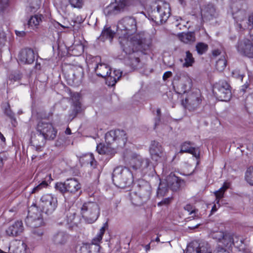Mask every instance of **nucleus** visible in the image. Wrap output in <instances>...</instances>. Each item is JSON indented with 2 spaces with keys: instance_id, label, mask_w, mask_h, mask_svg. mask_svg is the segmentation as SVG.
Instances as JSON below:
<instances>
[{
  "instance_id": "obj_30",
  "label": "nucleus",
  "mask_w": 253,
  "mask_h": 253,
  "mask_svg": "<svg viewBox=\"0 0 253 253\" xmlns=\"http://www.w3.org/2000/svg\"><path fill=\"white\" fill-rule=\"evenodd\" d=\"M190 142H185L181 146L180 153H188L192 154L196 158H198L200 156V152L198 149L191 147Z\"/></svg>"
},
{
  "instance_id": "obj_34",
  "label": "nucleus",
  "mask_w": 253,
  "mask_h": 253,
  "mask_svg": "<svg viewBox=\"0 0 253 253\" xmlns=\"http://www.w3.org/2000/svg\"><path fill=\"white\" fill-rule=\"evenodd\" d=\"M42 16L41 14H36L32 16L28 22V26L32 29L37 28L42 22Z\"/></svg>"
},
{
  "instance_id": "obj_47",
  "label": "nucleus",
  "mask_w": 253,
  "mask_h": 253,
  "mask_svg": "<svg viewBox=\"0 0 253 253\" xmlns=\"http://www.w3.org/2000/svg\"><path fill=\"white\" fill-rule=\"evenodd\" d=\"M71 5L75 8H81L84 4L83 0H69Z\"/></svg>"
},
{
  "instance_id": "obj_16",
  "label": "nucleus",
  "mask_w": 253,
  "mask_h": 253,
  "mask_svg": "<svg viewBox=\"0 0 253 253\" xmlns=\"http://www.w3.org/2000/svg\"><path fill=\"white\" fill-rule=\"evenodd\" d=\"M149 152L151 159L156 162H161L166 159L164 149L158 142L153 141L151 142Z\"/></svg>"
},
{
  "instance_id": "obj_3",
  "label": "nucleus",
  "mask_w": 253,
  "mask_h": 253,
  "mask_svg": "<svg viewBox=\"0 0 253 253\" xmlns=\"http://www.w3.org/2000/svg\"><path fill=\"white\" fill-rule=\"evenodd\" d=\"M145 44L146 45L145 48H136L135 46L133 45V44H131V42H129L126 40L121 42L122 48L126 54L124 60L126 65L129 66L132 69L137 68L140 61L137 51L147 49L149 45L146 43Z\"/></svg>"
},
{
  "instance_id": "obj_29",
  "label": "nucleus",
  "mask_w": 253,
  "mask_h": 253,
  "mask_svg": "<svg viewBox=\"0 0 253 253\" xmlns=\"http://www.w3.org/2000/svg\"><path fill=\"white\" fill-rule=\"evenodd\" d=\"M180 84L179 86L181 89V91L184 94H186L188 92H190L192 87V82L190 78L188 76H183L180 78Z\"/></svg>"
},
{
  "instance_id": "obj_52",
  "label": "nucleus",
  "mask_w": 253,
  "mask_h": 253,
  "mask_svg": "<svg viewBox=\"0 0 253 253\" xmlns=\"http://www.w3.org/2000/svg\"><path fill=\"white\" fill-rule=\"evenodd\" d=\"M6 38L4 32L3 31L0 32V46L3 45L6 42Z\"/></svg>"
},
{
  "instance_id": "obj_46",
  "label": "nucleus",
  "mask_w": 253,
  "mask_h": 253,
  "mask_svg": "<svg viewBox=\"0 0 253 253\" xmlns=\"http://www.w3.org/2000/svg\"><path fill=\"white\" fill-rule=\"evenodd\" d=\"M150 161L147 158H141L140 162V168L141 170H144L148 168L149 166Z\"/></svg>"
},
{
  "instance_id": "obj_44",
  "label": "nucleus",
  "mask_w": 253,
  "mask_h": 253,
  "mask_svg": "<svg viewBox=\"0 0 253 253\" xmlns=\"http://www.w3.org/2000/svg\"><path fill=\"white\" fill-rule=\"evenodd\" d=\"M75 69H76V72H75V70L73 69L72 72V75L74 77L75 79H78L79 78H80L82 77L83 75V69L81 67H75Z\"/></svg>"
},
{
  "instance_id": "obj_58",
  "label": "nucleus",
  "mask_w": 253,
  "mask_h": 253,
  "mask_svg": "<svg viewBox=\"0 0 253 253\" xmlns=\"http://www.w3.org/2000/svg\"><path fill=\"white\" fill-rule=\"evenodd\" d=\"M157 114L158 118L157 119V120L155 122V126L157 125V122H159L160 121L161 109L160 108L157 109Z\"/></svg>"
},
{
  "instance_id": "obj_36",
  "label": "nucleus",
  "mask_w": 253,
  "mask_h": 253,
  "mask_svg": "<svg viewBox=\"0 0 253 253\" xmlns=\"http://www.w3.org/2000/svg\"><path fill=\"white\" fill-rule=\"evenodd\" d=\"M142 157L136 154L132 156L131 159L128 162V165L133 169L136 170L140 168V162Z\"/></svg>"
},
{
  "instance_id": "obj_41",
  "label": "nucleus",
  "mask_w": 253,
  "mask_h": 253,
  "mask_svg": "<svg viewBox=\"0 0 253 253\" xmlns=\"http://www.w3.org/2000/svg\"><path fill=\"white\" fill-rule=\"evenodd\" d=\"M226 60L224 55L221 56V58L216 62V68L219 71H223L226 66Z\"/></svg>"
},
{
  "instance_id": "obj_31",
  "label": "nucleus",
  "mask_w": 253,
  "mask_h": 253,
  "mask_svg": "<svg viewBox=\"0 0 253 253\" xmlns=\"http://www.w3.org/2000/svg\"><path fill=\"white\" fill-rule=\"evenodd\" d=\"M122 72L120 70H114L113 72L111 71L109 73V76L107 80V83L108 85L113 86L121 77Z\"/></svg>"
},
{
  "instance_id": "obj_2",
  "label": "nucleus",
  "mask_w": 253,
  "mask_h": 253,
  "mask_svg": "<svg viewBox=\"0 0 253 253\" xmlns=\"http://www.w3.org/2000/svg\"><path fill=\"white\" fill-rule=\"evenodd\" d=\"M105 138L107 145L100 143L96 147L97 151L101 155H114L115 147L118 145L124 146L126 141L125 131L120 129L110 130L106 133Z\"/></svg>"
},
{
  "instance_id": "obj_42",
  "label": "nucleus",
  "mask_w": 253,
  "mask_h": 253,
  "mask_svg": "<svg viewBox=\"0 0 253 253\" xmlns=\"http://www.w3.org/2000/svg\"><path fill=\"white\" fill-rule=\"evenodd\" d=\"M245 179L251 185H253V166L248 168L245 173Z\"/></svg>"
},
{
  "instance_id": "obj_50",
  "label": "nucleus",
  "mask_w": 253,
  "mask_h": 253,
  "mask_svg": "<svg viewBox=\"0 0 253 253\" xmlns=\"http://www.w3.org/2000/svg\"><path fill=\"white\" fill-rule=\"evenodd\" d=\"M33 230V234L36 236L38 237H42L43 234V231L42 229L37 228Z\"/></svg>"
},
{
  "instance_id": "obj_60",
  "label": "nucleus",
  "mask_w": 253,
  "mask_h": 253,
  "mask_svg": "<svg viewBox=\"0 0 253 253\" xmlns=\"http://www.w3.org/2000/svg\"><path fill=\"white\" fill-rule=\"evenodd\" d=\"M232 74H233V76L235 78H239L241 80H242L243 78V76L242 75L238 74L237 72L236 71L233 72Z\"/></svg>"
},
{
  "instance_id": "obj_55",
  "label": "nucleus",
  "mask_w": 253,
  "mask_h": 253,
  "mask_svg": "<svg viewBox=\"0 0 253 253\" xmlns=\"http://www.w3.org/2000/svg\"><path fill=\"white\" fill-rule=\"evenodd\" d=\"M215 253H229V252L226 249H225L222 247L218 246L216 249Z\"/></svg>"
},
{
  "instance_id": "obj_61",
  "label": "nucleus",
  "mask_w": 253,
  "mask_h": 253,
  "mask_svg": "<svg viewBox=\"0 0 253 253\" xmlns=\"http://www.w3.org/2000/svg\"><path fill=\"white\" fill-rule=\"evenodd\" d=\"M0 139L2 143H4L5 141V138L3 134L0 132Z\"/></svg>"
},
{
  "instance_id": "obj_11",
  "label": "nucleus",
  "mask_w": 253,
  "mask_h": 253,
  "mask_svg": "<svg viewBox=\"0 0 253 253\" xmlns=\"http://www.w3.org/2000/svg\"><path fill=\"white\" fill-rule=\"evenodd\" d=\"M25 222L27 226L32 228L41 226L43 223L42 211L36 206L31 207L29 210Z\"/></svg>"
},
{
  "instance_id": "obj_22",
  "label": "nucleus",
  "mask_w": 253,
  "mask_h": 253,
  "mask_svg": "<svg viewBox=\"0 0 253 253\" xmlns=\"http://www.w3.org/2000/svg\"><path fill=\"white\" fill-rule=\"evenodd\" d=\"M27 245L22 240H15L11 242L9 250L10 253H26Z\"/></svg>"
},
{
  "instance_id": "obj_24",
  "label": "nucleus",
  "mask_w": 253,
  "mask_h": 253,
  "mask_svg": "<svg viewBox=\"0 0 253 253\" xmlns=\"http://www.w3.org/2000/svg\"><path fill=\"white\" fill-rule=\"evenodd\" d=\"M76 253H101L99 251V247L89 244L78 245L75 248Z\"/></svg>"
},
{
  "instance_id": "obj_27",
  "label": "nucleus",
  "mask_w": 253,
  "mask_h": 253,
  "mask_svg": "<svg viewBox=\"0 0 253 253\" xmlns=\"http://www.w3.org/2000/svg\"><path fill=\"white\" fill-rule=\"evenodd\" d=\"M233 17L236 21L237 27L240 30L247 28V22L244 20L246 18V12L244 11L239 10L233 13Z\"/></svg>"
},
{
  "instance_id": "obj_15",
  "label": "nucleus",
  "mask_w": 253,
  "mask_h": 253,
  "mask_svg": "<svg viewBox=\"0 0 253 253\" xmlns=\"http://www.w3.org/2000/svg\"><path fill=\"white\" fill-rule=\"evenodd\" d=\"M36 131L48 140L54 139L57 134V130L51 123L42 121H40L37 124Z\"/></svg>"
},
{
  "instance_id": "obj_20",
  "label": "nucleus",
  "mask_w": 253,
  "mask_h": 253,
  "mask_svg": "<svg viewBox=\"0 0 253 253\" xmlns=\"http://www.w3.org/2000/svg\"><path fill=\"white\" fill-rule=\"evenodd\" d=\"M93 61H95L96 64L94 67V71L96 75L98 77L105 78L109 75L111 71L110 67L107 64L102 63H97L100 61L99 57L96 56L93 58Z\"/></svg>"
},
{
  "instance_id": "obj_9",
  "label": "nucleus",
  "mask_w": 253,
  "mask_h": 253,
  "mask_svg": "<svg viewBox=\"0 0 253 253\" xmlns=\"http://www.w3.org/2000/svg\"><path fill=\"white\" fill-rule=\"evenodd\" d=\"M169 3L161 1L157 6V10L153 12V20L158 24H162L167 21L170 14Z\"/></svg>"
},
{
  "instance_id": "obj_62",
  "label": "nucleus",
  "mask_w": 253,
  "mask_h": 253,
  "mask_svg": "<svg viewBox=\"0 0 253 253\" xmlns=\"http://www.w3.org/2000/svg\"><path fill=\"white\" fill-rule=\"evenodd\" d=\"M3 166V159L0 155V170L2 169Z\"/></svg>"
},
{
  "instance_id": "obj_32",
  "label": "nucleus",
  "mask_w": 253,
  "mask_h": 253,
  "mask_svg": "<svg viewBox=\"0 0 253 253\" xmlns=\"http://www.w3.org/2000/svg\"><path fill=\"white\" fill-rule=\"evenodd\" d=\"M46 140L48 139L37 131L36 133L31 137L32 143L37 147L44 146Z\"/></svg>"
},
{
  "instance_id": "obj_45",
  "label": "nucleus",
  "mask_w": 253,
  "mask_h": 253,
  "mask_svg": "<svg viewBox=\"0 0 253 253\" xmlns=\"http://www.w3.org/2000/svg\"><path fill=\"white\" fill-rule=\"evenodd\" d=\"M4 114L10 118H13L14 114L10 108V105L8 103H6L3 106Z\"/></svg>"
},
{
  "instance_id": "obj_4",
  "label": "nucleus",
  "mask_w": 253,
  "mask_h": 253,
  "mask_svg": "<svg viewBox=\"0 0 253 253\" xmlns=\"http://www.w3.org/2000/svg\"><path fill=\"white\" fill-rule=\"evenodd\" d=\"M151 193L150 185L147 182L141 181L134 191L130 192V200L132 204L141 206L149 200Z\"/></svg>"
},
{
  "instance_id": "obj_10",
  "label": "nucleus",
  "mask_w": 253,
  "mask_h": 253,
  "mask_svg": "<svg viewBox=\"0 0 253 253\" xmlns=\"http://www.w3.org/2000/svg\"><path fill=\"white\" fill-rule=\"evenodd\" d=\"M213 91L216 98L222 101H228L232 96L230 86L225 81H220L216 84Z\"/></svg>"
},
{
  "instance_id": "obj_43",
  "label": "nucleus",
  "mask_w": 253,
  "mask_h": 253,
  "mask_svg": "<svg viewBox=\"0 0 253 253\" xmlns=\"http://www.w3.org/2000/svg\"><path fill=\"white\" fill-rule=\"evenodd\" d=\"M48 186L47 182L45 181H42L39 184H38L37 186L35 187L32 191V193H36L39 192L40 190H42L43 188H45L47 187Z\"/></svg>"
},
{
  "instance_id": "obj_33",
  "label": "nucleus",
  "mask_w": 253,
  "mask_h": 253,
  "mask_svg": "<svg viewBox=\"0 0 253 253\" xmlns=\"http://www.w3.org/2000/svg\"><path fill=\"white\" fill-rule=\"evenodd\" d=\"M106 223L104 224L103 226L100 228L96 236L92 239V242L91 244H89L90 245H93L98 246L99 249H100L99 244L101 242L103 236L104 234L106 228Z\"/></svg>"
},
{
  "instance_id": "obj_14",
  "label": "nucleus",
  "mask_w": 253,
  "mask_h": 253,
  "mask_svg": "<svg viewBox=\"0 0 253 253\" xmlns=\"http://www.w3.org/2000/svg\"><path fill=\"white\" fill-rule=\"evenodd\" d=\"M126 7V0H115L104 8L103 12L107 16H115L124 12Z\"/></svg>"
},
{
  "instance_id": "obj_59",
  "label": "nucleus",
  "mask_w": 253,
  "mask_h": 253,
  "mask_svg": "<svg viewBox=\"0 0 253 253\" xmlns=\"http://www.w3.org/2000/svg\"><path fill=\"white\" fill-rule=\"evenodd\" d=\"M221 54V51L219 49H214L212 51V55L214 57H216Z\"/></svg>"
},
{
  "instance_id": "obj_53",
  "label": "nucleus",
  "mask_w": 253,
  "mask_h": 253,
  "mask_svg": "<svg viewBox=\"0 0 253 253\" xmlns=\"http://www.w3.org/2000/svg\"><path fill=\"white\" fill-rule=\"evenodd\" d=\"M171 199H172L171 198H170V197L165 198V199H163L162 201L159 202L158 203V206H161L163 205L167 206L170 203Z\"/></svg>"
},
{
  "instance_id": "obj_63",
  "label": "nucleus",
  "mask_w": 253,
  "mask_h": 253,
  "mask_svg": "<svg viewBox=\"0 0 253 253\" xmlns=\"http://www.w3.org/2000/svg\"><path fill=\"white\" fill-rule=\"evenodd\" d=\"M65 133L67 134H71V130L69 128H67L65 130Z\"/></svg>"
},
{
  "instance_id": "obj_51",
  "label": "nucleus",
  "mask_w": 253,
  "mask_h": 253,
  "mask_svg": "<svg viewBox=\"0 0 253 253\" xmlns=\"http://www.w3.org/2000/svg\"><path fill=\"white\" fill-rule=\"evenodd\" d=\"M9 0H0V11H3L8 5Z\"/></svg>"
},
{
  "instance_id": "obj_40",
  "label": "nucleus",
  "mask_w": 253,
  "mask_h": 253,
  "mask_svg": "<svg viewBox=\"0 0 253 253\" xmlns=\"http://www.w3.org/2000/svg\"><path fill=\"white\" fill-rule=\"evenodd\" d=\"M208 45L205 43L200 42H198L196 45V50L199 55H202L205 53L208 49Z\"/></svg>"
},
{
  "instance_id": "obj_5",
  "label": "nucleus",
  "mask_w": 253,
  "mask_h": 253,
  "mask_svg": "<svg viewBox=\"0 0 253 253\" xmlns=\"http://www.w3.org/2000/svg\"><path fill=\"white\" fill-rule=\"evenodd\" d=\"M112 179L114 184L121 188L130 186L133 181L131 172L128 169L121 166L114 169Z\"/></svg>"
},
{
  "instance_id": "obj_19",
  "label": "nucleus",
  "mask_w": 253,
  "mask_h": 253,
  "mask_svg": "<svg viewBox=\"0 0 253 253\" xmlns=\"http://www.w3.org/2000/svg\"><path fill=\"white\" fill-rule=\"evenodd\" d=\"M215 238L219 241V246L223 245L228 249L232 247L234 242L233 234L231 233L218 232L215 235Z\"/></svg>"
},
{
  "instance_id": "obj_48",
  "label": "nucleus",
  "mask_w": 253,
  "mask_h": 253,
  "mask_svg": "<svg viewBox=\"0 0 253 253\" xmlns=\"http://www.w3.org/2000/svg\"><path fill=\"white\" fill-rule=\"evenodd\" d=\"M234 237V243H233V245H234L236 247H240L243 244V241L241 239H239V237L233 234Z\"/></svg>"
},
{
  "instance_id": "obj_8",
  "label": "nucleus",
  "mask_w": 253,
  "mask_h": 253,
  "mask_svg": "<svg viewBox=\"0 0 253 253\" xmlns=\"http://www.w3.org/2000/svg\"><path fill=\"white\" fill-rule=\"evenodd\" d=\"M81 213L86 222L92 223L95 221L99 216V207L94 202L85 203L81 209Z\"/></svg>"
},
{
  "instance_id": "obj_49",
  "label": "nucleus",
  "mask_w": 253,
  "mask_h": 253,
  "mask_svg": "<svg viewBox=\"0 0 253 253\" xmlns=\"http://www.w3.org/2000/svg\"><path fill=\"white\" fill-rule=\"evenodd\" d=\"M184 210L189 212L190 214H192L193 213L196 214L197 210H195L193 207L190 204L186 205L184 208Z\"/></svg>"
},
{
  "instance_id": "obj_12",
  "label": "nucleus",
  "mask_w": 253,
  "mask_h": 253,
  "mask_svg": "<svg viewBox=\"0 0 253 253\" xmlns=\"http://www.w3.org/2000/svg\"><path fill=\"white\" fill-rule=\"evenodd\" d=\"M56 189L62 193L70 192L72 194L77 193L80 190L81 186L79 182L75 178L67 179L64 182H58L55 186Z\"/></svg>"
},
{
  "instance_id": "obj_7",
  "label": "nucleus",
  "mask_w": 253,
  "mask_h": 253,
  "mask_svg": "<svg viewBox=\"0 0 253 253\" xmlns=\"http://www.w3.org/2000/svg\"><path fill=\"white\" fill-rule=\"evenodd\" d=\"M180 179L174 174L170 173L166 179L160 181L157 190V196L163 197L168 192L169 188L176 191L180 187Z\"/></svg>"
},
{
  "instance_id": "obj_23",
  "label": "nucleus",
  "mask_w": 253,
  "mask_h": 253,
  "mask_svg": "<svg viewBox=\"0 0 253 253\" xmlns=\"http://www.w3.org/2000/svg\"><path fill=\"white\" fill-rule=\"evenodd\" d=\"M23 231L24 226L22 221L17 220L6 229V233L9 236H17L22 233Z\"/></svg>"
},
{
  "instance_id": "obj_38",
  "label": "nucleus",
  "mask_w": 253,
  "mask_h": 253,
  "mask_svg": "<svg viewBox=\"0 0 253 253\" xmlns=\"http://www.w3.org/2000/svg\"><path fill=\"white\" fill-rule=\"evenodd\" d=\"M115 35V33L113 31L110 27H104L103 30L102 31L100 35V39L102 40L109 39L111 41Z\"/></svg>"
},
{
  "instance_id": "obj_17",
  "label": "nucleus",
  "mask_w": 253,
  "mask_h": 253,
  "mask_svg": "<svg viewBox=\"0 0 253 253\" xmlns=\"http://www.w3.org/2000/svg\"><path fill=\"white\" fill-rule=\"evenodd\" d=\"M186 253H211V250L207 242L194 241L188 246Z\"/></svg>"
},
{
  "instance_id": "obj_35",
  "label": "nucleus",
  "mask_w": 253,
  "mask_h": 253,
  "mask_svg": "<svg viewBox=\"0 0 253 253\" xmlns=\"http://www.w3.org/2000/svg\"><path fill=\"white\" fill-rule=\"evenodd\" d=\"M179 39L185 43L193 42L196 40L195 34L193 32L183 33L179 36Z\"/></svg>"
},
{
  "instance_id": "obj_28",
  "label": "nucleus",
  "mask_w": 253,
  "mask_h": 253,
  "mask_svg": "<svg viewBox=\"0 0 253 253\" xmlns=\"http://www.w3.org/2000/svg\"><path fill=\"white\" fill-rule=\"evenodd\" d=\"M229 188V185L224 183V185L217 191L214 192V195L216 197V204H214L211 209V211L215 212L220 207V200L223 197L224 192Z\"/></svg>"
},
{
  "instance_id": "obj_26",
  "label": "nucleus",
  "mask_w": 253,
  "mask_h": 253,
  "mask_svg": "<svg viewBox=\"0 0 253 253\" xmlns=\"http://www.w3.org/2000/svg\"><path fill=\"white\" fill-rule=\"evenodd\" d=\"M201 15L203 18L210 20L216 15V9L211 3L204 5L201 9Z\"/></svg>"
},
{
  "instance_id": "obj_54",
  "label": "nucleus",
  "mask_w": 253,
  "mask_h": 253,
  "mask_svg": "<svg viewBox=\"0 0 253 253\" xmlns=\"http://www.w3.org/2000/svg\"><path fill=\"white\" fill-rule=\"evenodd\" d=\"M247 28L248 29H252L253 28V13L249 17L248 19V22L247 23Z\"/></svg>"
},
{
  "instance_id": "obj_37",
  "label": "nucleus",
  "mask_w": 253,
  "mask_h": 253,
  "mask_svg": "<svg viewBox=\"0 0 253 253\" xmlns=\"http://www.w3.org/2000/svg\"><path fill=\"white\" fill-rule=\"evenodd\" d=\"M184 62L182 64L183 67L188 68L193 66L195 63V59L192 54L189 51L185 52V56L184 58Z\"/></svg>"
},
{
  "instance_id": "obj_57",
  "label": "nucleus",
  "mask_w": 253,
  "mask_h": 253,
  "mask_svg": "<svg viewBox=\"0 0 253 253\" xmlns=\"http://www.w3.org/2000/svg\"><path fill=\"white\" fill-rule=\"evenodd\" d=\"M15 32L16 36L19 37H23L26 35V33L24 31H19L18 30H15Z\"/></svg>"
},
{
  "instance_id": "obj_21",
  "label": "nucleus",
  "mask_w": 253,
  "mask_h": 253,
  "mask_svg": "<svg viewBox=\"0 0 253 253\" xmlns=\"http://www.w3.org/2000/svg\"><path fill=\"white\" fill-rule=\"evenodd\" d=\"M36 53L31 48H25L21 51L19 54L20 61L25 64H32L35 61Z\"/></svg>"
},
{
  "instance_id": "obj_6",
  "label": "nucleus",
  "mask_w": 253,
  "mask_h": 253,
  "mask_svg": "<svg viewBox=\"0 0 253 253\" xmlns=\"http://www.w3.org/2000/svg\"><path fill=\"white\" fill-rule=\"evenodd\" d=\"M181 101L182 105L189 111H194L199 108L202 97L200 91L198 89L192 90L183 95Z\"/></svg>"
},
{
  "instance_id": "obj_1",
  "label": "nucleus",
  "mask_w": 253,
  "mask_h": 253,
  "mask_svg": "<svg viewBox=\"0 0 253 253\" xmlns=\"http://www.w3.org/2000/svg\"><path fill=\"white\" fill-rule=\"evenodd\" d=\"M137 31V22L136 19L132 16H126L120 20L117 24V32L120 43L127 41L131 44H133L136 48H145V39L142 34L134 35Z\"/></svg>"
},
{
  "instance_id": "obj_39",
  "label": "nucleus",
  "mask_w": 253,
  "mask_h": 253,
  "mask_svg": "<svg viewBox=\"0 0 253 253\" xmlns=\"http://www.w3.org/2000/svg\"><path fill=\"white\" fill-rule=\"evenodd\" d=\"M76 212L75 209H70L66 211V220L67 222L69 223L77 224L76 221Z\"/></svg>"
},
{
  "instance_id": "obj_13",
  "label": "nucleus",
  "mask_w": 253,
  "mask_h": 253,
  "mask_svg": "<svg viewBox=\"0 0 253 253\" xmlns=\"http://www.w3.org/2000/svg\"><path fill=\"white\" fill-rule=\"evenodd\" d=\"M57 199L52 194H45L41 198V206L47 215L51 214L57 208Z\"/></svg>"
},
{
  "instance_id": "obj_64",
  "label": "nucleus",
  "mask_w": 253,
  "mask_h": 253,
  "mask_svg": "<svg viewBox=\"0 0 253 253\" xmlns=\"http://www.w3.org/2000/svg\"><path fill=\"white\" fill-rule=\"evenodd\" d=\"M36 68L37 69H40V68H41V65H40V64L36 63Z\"/></svg>"
},
{
  "instance_id": "obj_56",
  "label": "nucleus",
  "mask_w": 253,
  "mask_h": 253,
  "mask_svg": "<svg viewBox=\"0 0 253 253\" xmlns=\"http://www.w3.org/2000/svg\"><path fill=\"white\" fill-rule=\"evenodd\" d=\"M172 76V73L170 71L166 72L163 76V78L164 80H166L169 78L170 77Z\"/></svg>"
},
{
  "instance_id": "obj_18",
  "label": "nucleus",
  "mask_w": 253,
  "mask_h": 253,
  "mask_svg": "<svg viewBox=\"0 0 253 253\" xmlns=\"http://www.w3.org/2000/svg\"><path fill=\"white\" fill-rule=\"evenodd\" d=\"M238 51L242 55L249 57H253V45L248 39H244L239 42L237 46Z\"/></svg>"
},
{
  "instance_id": "obj_25",
  "label": "nucleus",
  "mask_w": 253,
  "mask_h": 253,
  "mask_svg": "<svg viewBox=\"0 0 253 253\" xmlns=\"http://www.w3.org/2000/svg\"><path fill=\"white\" fill-rule=\"evenodd\" d=\"M69 235L63 231H58L54 233L52 241L56 245L61 246L65 245L69 239Z\"/></svg>"
}]
</instances>
